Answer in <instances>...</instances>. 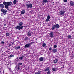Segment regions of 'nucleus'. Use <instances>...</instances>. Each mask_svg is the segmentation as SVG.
I'll return each instance as SVG.
<instances>
[{
  "label": "nucleus",
  "instance_id": "nucleus-1",
  "mask_svg": "<svg viewBox=\"0 0 74 74\" xmlns=\"http://www.w3.org/2000/svg\"><path fill=\"white\" fill-rule=\"evenodd\" d=\"M19 25H17V26L15 27L16 30H20L21 29H22L23 27V26H22L23 25V23L21 22L18 24Z\"/></svg>",
  "mask_w": 74,
  "mask_h": 74
},
{
  "label": "nucleus",
  "instance_id": "nucleus-2",
  "mask_svg": "<svg viewBox=\"0 0 74 74\" xmlns=\"http://www.w3.org/2000/svg\"><path fill=\"white\" fill-rule=\"evenodd\" d=\"M3 5H5V8L8 9V6L11 5V4H12V2H3Z\"/></svg>",
  "mask_w": 74,
  "mask_h": 74
},
{
  "label": "nucleus",
  "instance_id": "nucleus-3",
  "mask_svg": "<svg viewBox=\"0 0 74 74\" xmlns=\"http://www.w3.org/2000/svg\"><path fill=\"white\" fill-rule=\"evenodd\" d=\"M60 27V25L58 24H55L53 26H52L51 29L52 30H54L55 28L56 29H59Z\"/></svg>",
  "mask_w": 74,
  "mask_h": 74
},
{
  "label": "nucleus",
  "instance_id": "nucleus-4",
  "mask_svg": "<svg viewBox=\"0 0 74 74\" xmlns=\"http://www.w3.org/2000/svg\"><path fill=\"white\" fill-rule=\"evenodd\" d=\"M27 8H32L33 7V4L31 3H28L26 5Z\"/></svg>",
  "mask_w": 74,
  "mask_h": 74
},
{
  "label": "nucleus",
  "instance_id": "nucleus-5",
  "mask_svg": "<svg viewBox=\"0 0 74 74\" xmlns=\"http://www.w3.org/2000/svg\"><path fill=\"white\" fill-rule=\"evenodd\" d=\"M33 44V42H31L29 43L26 44L25 46V48H29L30 47V45H32Z\"/></svg>",
  "mask_w": 74,
  "mask_h": 74
},
{
  "label": "nucleus",
  "instance_id": "nucleus-6",
  "mask_svg": "<svg viewBox=\"0 0 74 74\" xmlns=\"http://www.w3.org/2000/svg\"><path fill=\"white\" fill-rule=\"evenodd\" d=\"M70 5L71 7H73L74 5V2L72 1H70Z\"/></svg>",
  "mask_w": 74,
  "mask_h": 74
},
{
  "label": "nucleus",
  "instance_id": "nucleus-7",
  "mask_svg": "<svg viewBox=\"0 0 74 74\" xmlns=\"http://www.w3.org/2000/svg\"><path fill=\"white\" fill-rule=\"evenodd\" d=\"M65 12H66V11L63 10L60 11L59 12L60 15H64V13H65Z\"/></svg>",
  "mask_w": 74,
  "mask_h": 74
},
{
  "label": "nucleus",
  "instance_id": "nucleus-8",
  "mask_svg": "<svg viewBox=\"0 0 74 74\" xmlns=\"http://www.w3.org/2000/svg\"><path fill=\"white\" fill-rule=\"evenodd\" d=\"M49 37H51V38L53 37L54 36L53 34V32H51L49 34Z\"/></svg>",
  "mask_w": 74,
  "mask_h": 74
},
{
  "label": "nucleus",
  "instance_id": "nucleus-9",
  "mask_svg": "<svg viewBox=\"0 0 74 74\" xmlns=\"http://www.w3.org/2000/svg\"><path fill=\"white\" fill-rule=\"evenodd\" d=\"M1 11L2 12H3V13H6L7 12V10L5 9H4L3 8L1 9Z\"/></svg>",
  "mask_w": 74,
  "mask_h": 74
},
{
  "label": "nucleus",
  "instance_id": "nucleus-10",
  "mask_svg": "<svg viewBox=\"0 0 74 74\" xmlns=\"http://www.w3.org/2000/svg\"><path fill=\"white\" fill-rule=\"evenodd\" d=\"M52 51L53 53H56L57 52V49H54L53 50H52Z\"/></svg>",
  "mask_w": 74,
  "mask_h": 74
},
{
  "label": "nucleus",
  "instance_id": "nucleus-11",
  "mask_svg": "<svg viewBox=\"0 0 74 74\" xmlns=\"http://www.w3.org/2000/svg\"><path fill=\"white\" fill-rule=\"evenodd\" d=\"M58 62V60L56 59L53 60L54 63L56 64Z\"/></svg>",
  "mask_w": 74,
  "mask_h": 74
},
{
  "label": "nucleus",
  "instance_id": "nucleus-12",
  "mask_svg": "<svg viewBox=\"0 0 74 74\" xmlns=\"http://www.w3.org/2000/svg\"><path fill=\"white\" fill-rule=\"evenodd\" d=\"M57 70H58V67L52 69V71H57Z\"/></svg>",
  "mask_w": 74,
  "mask_h": 74
},
{
  "label": "nucleus",
  "instance_id": "nucleus-13",
  "mask_svg": "<svg viewBox=\"0 0 74 74\" xmlns=\"http://www.w3.org/2000/svg\"><path fill=\"white\" fill-rule=\"evenodd\" d=\"M25 12H26L25 10H23L21 12V14H24Z\"/></svg>",
  "mask_w": 74,
  "mask_h": 74
},
{
  "label": "nucleus",
  "instance_id": "nucleus-14",
  "mask_svg": "<svg viewBox=\"0 0 74 74\" xmlns=\"http://www.w3.org/2000/svg\"><path fill=\"white\" fill-rule=\"evenodd\" d=\"M43 60H44V58H43V57H41L39 58L40 61H43Z\"/></svg>",
  "mask_w": 74,
  "mask_h": 74
},
{
  "label": "nucleus",
  "instance_id": "nucleus-15",
  "mask_svg": "<svg viewBox=\"0 0 74 74\" xmlns=\"http://www.w3.org/2000/svg\"><path fill=\"white\" fill-rule=\"evenodd\" d=\"M0 7L1 8H4V6L3 4H0Z\"/></svg>",
  "mask_w": 74,
  "mask_h": 74
},
{
  "label": "nucleus",
  "instance_id": "nucleus-16",
  "mask_svg": "<svg viewBox=\"0 0 74 74\" xmlns=\"http://www.w3.org/2000/svg\"><path fill=\"white\" fill-rule=\"evenodd\" d=\"M50 69H49V68L48 67L45 69V71H49Z\"/></svg>",
  "mask_w": 74,
  "mask_h": 74
},
{
  "label": "nucleus",
  "instance_id": "nucleus-17",
  "mask_svg": "<svg viewBox=\"0 0 74 74\" xmlns=\"http://www.w3.org/2000/svg\"><path fill=\"white\" fill-rule=\"evenodd\" d=\"M16 3H17V1H16V0H14L13 2L14 4L15 5L16 4Z\"/></svg>",
  "mask_w": 74,
  "mask_h": 74
},
{
  "label": "nucleus",
  "instance_id": "nucleus-18",
  "mask_svg": "<svg viewBox=\"0 0 74 74\" xmlns=\"http://www.w3.org/2000/svg\"><path fill=\"white\" fill-rule=\"evenodd\" d=\"M43 3H48V1L47 0H43Z\"/></svg>",
  "mask_w": 74,
  "mask_h": 74
},
{
  "label": "nucleus",
  "instance_id": "nucleus-19",
  "mask_svg": "<svg viewBox=\"0 0 74 74\" xmlns=\"http://www.w3.org/2000/svg\"><path fill=\"white\" fill-rule=\"evenodd\" d=\"M34 74H41V71H38V72H36Z\"/></svg>",
  "mask_w": 74,
  "mask_h": 74
},
{
  "label": "nucleus",
  "instance_id": "nucleus-20",
  "mask_svg": "<svg viewBox=\"0 0 74 74\" xmlns=\"http://www.w3.org/2000/svg\"><path fill=\"white\" fill-rule=\"evenodd\" d=\"M24 58V56H22L21 57H20L19 58V59L20 60H22L23 59V58Z\"/></svg>",
  "mask_w": 74,
  "mask_h": 74
},
{
  "label": "nucleus",
  "instance_id": "nucleus-21",
  "mask_svg": "<svg viewBox=\"0 0 74 74\" xmlns=\"http://www.w3.org/2000/svg\"><path fill=\"white\" fill-rule=\"evenodd\" d=\"M46 46V44L44 43H42V46L43 47H45Z\"/></svg>",
  "mask_w": 74,
  "mask_h": 74
},
{
  "label": "nucleus",
  "instance_id": "nucleus-22",
  "mask_svg": "<svg viewBox=\"0 0 74 74\" xmlns=\"http://www.w3.org/2000/svg\"><path fill=\"white\" fill-rule=\"evenodd\" d=\"M20 48L21 47L20 46H18L15 47V49H18Z\"/></svg>",
  "mask_w": 74,
  "mask_h": 74
},
{
  "label": "nucleus",
  "instance_id": "nucleus-23",
  "mask_svg": "<svg viewBox=\"0 0 74 74\" xmlns=\"http://www.w3.org/2000/svg\"><path fill=\"white\" fill-rule=\"evenodd\" d=\"M28 36H31V33H30V32L29 31L28 33Z\"/></svg>",
  "mask_w": 74,
  "mask_h": 74
},
{
  "label": "nucleus",
  "instance_id": "nucleus-24",
  "mask_svg": "<svg viewBox=\"0 0 74 74\" xmlns=\"http://www.w3.org/2000/svg\"><path fill=\"white\" fill-rule=\"evenodd\" d=\"M6 36L8 37V36H10V34L8 33H6Z\"/></svg>",
  "mask_w": 74,
  "mask_h": 74
},
{
  "label": "nucleus",
  "instance_id": "nucleus-25",
  "mask_svg": "<svg viewBox=\"0 0 74 74\" xmlns=\"http://www.w3.org/2000/svg\"><path fill=\"white\" fill-rule=\"evenodd\" d=\"M50 18H51V16H50L49 15L47 16V19H50Z\"/></svg>",
  "mask_w": 74,
  "mask_h": 74
},
{
  "label": "nucleus",
  "instance_id": "nucleus-26",
  "mask_svg": "<svg viewBox=\"0 0 74 74\" xmlns=\"http://www.w3.org/2000/svg\"><path fill=\"white\" fill-rule=\"evenodd\" d=\"M67 37L68 38H70L71 37V35H68L67 36Z\"/></svg>",
  "mask_w": 74,
  "mask_h": 74
},
{
  "label": "nucleus",
  "instance_id": "nucleus-27",
  "mask_svg": "<svg viewBox=\"0 0 74 74\" xmlns=\"http://www.w3.org/2000/svg\"><path fill=\"white\" fill-rule=\"evenodd\" d=\"M50 73H51V71H48L47 73V74H50Z\"/></svg>",
  "mask_w": 74,
  "mask_h": 74
},
{
  "label": "nucleus",
  "instance_id": "nucleus-28",
  "mask_svg": "<svg viewBox=\"0 0 74 74\" xmlns=\"http://www.w3.org/2000/svg\"><path fill=\"white\" fill-rule=\"evenodd\" d=\"M18 64V66H21V65H22V63H19Z\"/></svg>",
  "mask_w": 74,
  "mask_h": 74
},
{
  "label": "nucleus",
  "instance_id": "nucleus-29",
  "mask_svg": "<svg viewBox=\"0 0 74 74\" xmlns=\"http://www.w3.org/2000/svg\"><path fill=\"white\" fill-rule=\"evenodd\" d=\"M14 55H11L10 56V58H12V57H14Z\"/></svg>",
  "mask_w": 74,
  "mask_h": 74
},
{
  "label": "nucleus",
  "instance_id": "nucleus-30",
  "mask_svg": "<svg viewBox=\"0 0 74 74\" xmlns=\"http://www.w3.org/2000/svg\"><path fill=\"white\" fill-rule=\"evenodd\" d=\"M57 45H54V48H57Z\"/></svg>",
  "mask_w": 74,
  "mask_h": 74
},
{
  "label": "nucleus",
  "instance_id": "nucleus-31",
  "mask_svg": "<svg viewBox=\"0 0 74 74\" xmlns=\"http://www.w3.org/2000/svg\"><path fill=\"white\" fill-rule=\"evenodd\" d=\"M49 19L48 18H47L46 19V21H47V22H48L49 21Z\"/></svg>",
  "mask_w": 74,
  "mask_h": 74
},
{
  "label": "nucleus",
  "instance_id": "nucleus-32",
  "mask_svg": "<svg viewBox=\"0 0 74 74\" xmlns=\"http://www.w3.org/2000/svg\"><path fill=\"white\" fill-rule=\"evenodd\" d=\"M1 44H4V42H3V41H2L1 43Z\"/></svg>",
  "mask_w": 74,
  "mask_h": 74
},
{
  "label": "nucleus",
  "instance_id": "nucleus-33",
  "mask_svg": "<svg viewBox=\"0 0 74 74\" xmlns=\"http://www.w3.org/2000/svg\"><path fill=\"white\" fill-rule=\"evenodd\" d=\"M49 51H51L52 50V48L50 47L49 48Z\"/></svg>",
  "mask_w": 74,
  "mask_h": 74
},
{
  "label": "nucleus",
  "instance_id": "nucleus-34",
  "mask_svg": "<svg viewBox=\"0 0 74 74\" xmlns=\"http://www.w3.org/2000/svg\"><path fill=\"white\" fill-rule=\"evenodd\" d=\"M67 1V0H64V3H66Z\"/></svg>",
  "mask_w": 74,
  "mask_h": 74
},
{
  "label": "nucleus",
  "instance_id": "nucleus-35",
  "mask_svg": "<svg viewBox=\"0 0 74 74\" xmlns=\"http://www.w3.org/2000/svg\"><path fill=\"white\" fill-rule=\"evenodd\" d=\"M17 69L18 70H19L20 69V68H19V66L18 67Z\"/></svg>",
  "mask_w": 74,
  "mask_h": 74
},
{
  "label": "nucleus",
  "instance_id": "nucleus-36",
  "mask_svg": "<svg viewBox=\"0 0 74 74\" xmlns=\"http://www.w3.org/2000/svg\"><path fill=\"white\" fill-rule=\"evenodd\" d=\"M6 25H7V24H5L4 25V26H6Z\"/></svg>",
  "mask_w": 74,
  "mask_h": 74
},
{
  "label": "nucleus",
  "instance_id": "nucleus-37",
  "mask_svg": "<svg viewBox=\"0 0 74 74\" xmlns=\"http://www.w3.org/2000/svg\"><path fill=\"white\" fill-rule=\"evenodd\" d=\"M17 74H19V73H18V72H17Z\"/></svg>",
  "mask_w": 74,
  "mask_h": 74
}]
</instances>
